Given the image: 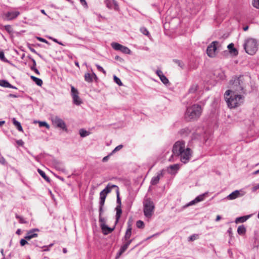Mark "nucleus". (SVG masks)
Here are the masks:
<instances>
[{"mask_svg":"<svg viewBox=\"0 0 259 259\" xmlns=\"http://www.w3.org/2000/svg\"><path fill=\"white\" fill-rule=\"evenodd\" d=\"M173 155L180 157L181 161L184 163H187L191 156V150L189 148H185V142L183 141H179L175 143L172 148Z\"/></svg>","mask_w":259,"mask_h":259,"instance_id":"obj_1","label":"nucleus"},{"mask_svg":"<svg viewBox=\"0 0 259 259\" xmlns=\"http://www.w3.org/2000/svg\"><path fill=\"white\" fill-rule=\"evenodd\" d=\"M230 89L226 91V95H230L231 93H244V89L245 87L244 77L240 75L238 77L235 76L230 81Z\"/></svg>","mask_w":259,"mask_h":259,"instance_id":"obj_2","label":"nucleus"},{"mask_svg":"<svg viewBox=\"0 0 259 259\" xmlns=\"http://www.w3.org/2000/svg\"><path fill=\"white\" fill-rule=\"evenodd\" d=\"M225 98L230 108H236L240 106L244 101V97L239 93H231L230 95H227L226 92Z\"/></svg>","mask_w":259,"mask_h":259,"instance_id":"obj_3","label":"nucleus"},{"mask_svg":"<svg viewBox=\"0 0 259 259\" xmlns=\"http://www.w3.org/2000/svg\"><path fill=\"white\" fill-rule=\"evenodd\" d=\"M202 112V108L198 104H194L187 108L185 113V118L187 121L197 120Z\"/></svg>","mask_w":259,"mask_h":259,"instance_id":"obj_4","label":"nucleus"},{"mask_svg":"<svg viewBox=\"0 0 259 259\" xmlns=\"http://www.w3.org/2000/svg\"><path fill=\"white\" fill-rule=\"evenodd\" d=\"M243 48L246 53L250 55H253L258 50L257 41L254 38H247L244 41Z\"/></svg>","mask_w":259,"mask_h":259,"instance_id":"obj_5","label":"nucleus"},{"mask_svg":"<svg viewBox=\"0 0 259 259\" xmlns=\"http://www.w3.org/2000/svg\"><path fill=\"white\" fill-rule=\"evenodd\" d=\"M144 213L146 218H150L153 215L155 206L150 198L145 199L143 202Z\"/></svg>","mask_w":259,"mask_h":259,"instance_id":"obj_6","label":"nucleus"},{"mask_svg":"<svg viewBox=\"0 0 259 259\" xmlns=\"http://www.w3.org/2000/svg\"><path fill=\"white\" fill-rule=\"evenodd\" d=\"M221 45L218 41H212L206 50L207 55L211 57H214L217 54V51L219 49Z\"/></svg>","mask_w":259,"mask_h":259,"instance_id":"obj_7","label":"nucleus"},{"mask_svg":"<svg viewBox=\"0 0 259 259\" xmlns=\"http://www.w3.org/2000/svg\"><path fill=\"white\" fill-rule=\"evenodd\" d=\"M52 122L54 125L62 130H67L65 122L58 116H55L52 119Z\"/></svg>","mask_w":259,"mask_h":259,"instance_id":"obj_8","label":"nucleus"},{"mask_svg":"<svg viewBox=\"0 0 259 259\" xmlns=\"http://www.w3.org/2000/svg\"><path fill=\"white\" fill-rule=\"evenodd\" d=\"M20 15L18 11H10L4 14L5 19L8 21L12 20L16 18Z\"/></svg>","mask_w":259,"mask_h":259,"instance_id":"obj_9","label":"nucleus"},{"mask_svg":"<svg viewBox=\"0 0 259 259\" xmlns=\"http://www.w3.org/2000/svg\"><path fill=\"white\" fill-rule=\"evenodd\" d=\"M132 223L130 221H128L127 222V228L126 230L125 235L122 239V241H123L124 239H130L131 235H132Z\"/></svg>","mask_w":259,"mask_h":259,"instance_id":"obj_10","label":"nucleus"},{"mask_svg":"<svg viewBox=\"0 0 259 259\" xmlns=\"http://www.w3.org/2000/svg\"><path fill=\"white\" fill-rule=\"evenodd\" d=\"M163 176V170H161L157 174V175L156 177H154L152 178L151 180V184L152 185H155L159 183V180Z\"/></svg>","mask_w":259,"mask_h":259,"instance_id":"obj_11","label":"nucleus"},{"mask_svg":"<svg viewBox=\"0 0 259 259\" xmlns=\"http://www.w3.org/2000/svg\"><path fill=\"white\" fill-rule=\"evenodd\" d=\"M107 195H105L103 193V192H101L100 193V208L99 211H100V214L103 213V207L104 205V203L105 201V199L106 198Z\"/></svg>","mask_w":259,"mask_h":259,"instance_id":"obj_12","label":"nucleus"},{"mask_svg":"<svg viewBox=\"0 0 259 259\" xmlns=\"http://www.w3.org/2000/svg\"><path fill=\"white\" fill-rule=\"evenodd\" d=\"M38 229H33L32 230H31L29 231L27 235L25 236V239H27V240H29L33 238L36 237L38 236V234L36 233H35V231H38Z\"/></svg>","mask_w":259,"mask_h":259,"instance_id":"obj_13","label":"nucleus"},{"mask_svg":"<svg viewBox=\"0 0 259 259\" xmlns=\"http://www.w3.org/2000/svg\"><path fill=\"white\" fill-rule=\"evenodd\" d=\"M101 227L102 230V232L104 235H107L111 233L114 229L115 227L113 228L108 227L105 224L102 223L101 224Z\"/></svg>","mask_w":259,"mask_h":259,"instance_id":"obj_14","label":"nucleus"},{"mask_svg":"<svg viewBox=\"0 0 259 259\" xmlns=\"http://www.w3.org/2000/svg\"><path fill=\"white\" fill-rule=\"evenodd\" d=\"M84 77L85 81L89 83H91L93 82V77L95 78H97V76L95 73H93V74H91L89 72H87L84 74Z\"/></svg>","mask_w":259,"mask_h":259,"instance_id":"obj_15","label":"nucleus"},{"mask_svg":"<svg viewBox=\"0 0 259 259\" xmlns=\"http://www.w3.org/2000/svg\"><path fill=\"white\" fill-rule=\"evenodd\" d=\"M180 168V165L179 164H175L170 165L168 167V172L170 174H175Z\"/></svg>","mask_w":259,"mask_h":259,"instance_id":"obj_16","label":"nucleus"},{"mask_svg":"<svg viewBox=\"0 0 259 259\" xmlns=\"http://www.w3.org/2000/svg\"><path fill=\"white\" fill-rule=\"evenodd\" d=\"M243 194L241 195L240 193V191L239 190H235L234 192H233L232 193H231L230 194H229L227 196V198L230 200H233V199L237 198V197H238L240 196H243Z\"/></svg>","mask_w":259,"mask_h":259,"instance_id":"obj_17","label":"nucleus"},{"mask_svg":"<svg viewBox=\"0 0 259 259\" xmlns=\"http://www.w3.org/2000/svg\"><path fill=\"white\" fill-rule=\"evenodd\" d=\"M53 164L57 169L62 171H64L65 168L61 162L58 161H54Z\"/></svg>","mask_w":259,"mask_h":259,"instance_id":"obj_18","label":"nucleus"},{"mask_svg":"<svg viewBox=\"0 0 259 259\" xmlns=\"http://www.w3.org/2000/svg\"><path fill=\"white\" fill-rule=\"evenodd\" d=\"M227 48L229 50V52L231 54L234 56H237L238 54V51L234 47V44L233 43L230 44Z\"/></svg>","mask_w":259,"mask_h":259,"instance_id":"obj_19","label":"nucleus"},{"mask_svg":"<svg viewBox=\"0 0 259 259\" xmlns=\"http://www.w3.org/2000/svg\"><path fill=\"white\" fill-rule=\"evenodd\" d=\"M115 210L116 211V221L115 224H117L118 222V221L121 217V214L122 213V209L121 207H116Z\"/></svg>","mask_w":259,"mask_h":259,"instance_id":"obj_20","label":"nucleus"},{"mask_svg":"<svg viewBox=\"0 0 259 259\" xmlns=\"http://www.w3.org/2000/svg\"><path fill=\"white\" fill-rule=\"evenodd\" d=\"M133 240L134 239H124L123 241L124 242V244L121 246L122 250H126Z\"/></svg>","mask_w":259,"mask_h":259,"instance_id":"obj_21","label":"nucleus"},{"mask_svg":"<svg viewBox=\"0 0 259 259\" xmlns=\"http://www.w3.org/2000/svg\"><path fill=\"white\" fill-rule=\"evenodd\" d=\"M133 240L134 239H124L123 241L124 242V244L121 246L122 250H126Z\"/></svg>","mask_w":259,"mask_h":259,"instance_id":"obj_22","label":"nucleus"},{"mask_svg":"<svg viewBox=\"0 0 259 259\" xmlns=\"http://www.w3.org/2000/svg\"><path fill=\"white\" fill-rule=\"evenodd\" d=\"M249 217H250V215H245V216L237 218L235 219V222L236 224H238L239 223H243V222H245L247 219H248L249 218Z\"/></svg>","mask_w":259,"mask_h":259,"instance_id":"obj_23","label":"nucleus"},{"mask_svg":"<svg viewBox=\"0 0 259 259\" xmlns=\"http://www.w3.org/2000/svg\"><path fill=\"white\" fill-rule=\"evenodd\" d=\"M246 228L244 225L239 226L237 229V233L240 235H243L246 233Z\"/></svg>","mask_w":259,"mask_h":259,"instance_id":"obj_24","label":"nucleus"},{"mask_svg":"<svg viewBox=\"0 0 259 259\" xmlns=\"http://www.w3.org/2000/svg\"><path fill=\"white\" fill-rule=\"evenodd\" d=\"M13 123L16 127V128L19 131L22 132L23 131V128L20 122L16 120V119L15 118L13 119Z\"/></svg>","mask_w":259,"mask_h":259,"instance_id":"obj_25","label":"nucleus"},{"mask_svg":"<svg viewBox=\"0 0 259 259\" xmlns=\"http://www.w3.org/2000/svg\"><path fill=\"white\" fill-rule=\"evenodd\" d=\"M73 103L76 105H79L82 103V101L78 95L72 97Z\"/></svg>","mask_w":259,"mask_h":259,"instance_id":"obj_26","label":"nucleus"},{"mask_svg":"<svg viewBox=\"0 0 259 259\" xmlns=\"http://www.w3.org/2000/svg\"><path fill=\"white\" fill-rule=\"evenodd\" d=\"M37 171L39 174L48 182L50 181L49 178L46 175L45 172L41 170L40 169H38Z\"/></svg>","mask_w":259,"mask_h":259,"instance_id":"obj_27","label":"nucleus"},{"mask_svg":"<svg viewBox=\"0 0 259 259\" xmlns=\"http://www.w3.org/2000/svg\"><path fill=\"white\" fill-rule=\"evenodd\" d=\"M116 197H117V200H116L117 206H116V207H121V199L120 198V195H119V190H116Z\"/></svg>","mask_w":259,"mask_h":259,"instance_id":"obj_28","label":"nucleus"},{"mask_svg":"<svg viewBox=\"0 0 259 259\" xmlns=\"http://www.w3.org/2000/svg\"><path fill=\"white\" fill-rule=\"evenodd\" d=\"M79 135L81 137H85L89 135L90 133L84 129L81 128L79 131Z\"/></svg>","mask_w":259,"mask_h":259,"instance_id":"obj_29","label":"nucleus"},{"mask_svg":"<svg viewBox=\"0 0 259 259\" xmlns=\"http://www.w3.org/2000/svg\"><path fill=\"white\" fill-rule=\"evenodd\" d=\"M0 86L5 88H8V87L11 86V84L7 80L2 79L0 80Z\"/></svg>","mask_w":259,"mask_h":259,"instance_id":"obj_30","label":"nucleus"},{"mask_svg":"<svg viewBox=\"0 0 259 259\" xmlns=\"http://www.w3.org/2000/svg\"><path fill=\"white\" fill-rule=\"evenodd\" d=\"M111 46L114 50L120 51L122 45L117 42H112L111 44Z\"/></svg>","mask_w":259,"mask_h":259,"instance_id":"obj_31","label":"nucleus"},{"mask_svg":"<svg viewBox=\"0 0 259 259\" xmlns=\"http://www.w3.org/2000/svg\"><path fill=\"white\" fill-rule=\"evenodd\" d=\"M15 217L19 220V222L20 224H27V222L25 220V219L21 216L18 215V214H15Z\"/></svg>","mask_w":259,"mask_h":259,"instance_id":"obj_32","label":"nucleus"},{"mask_svg":"<svg viewBox=\"0 0 259 259\" xmlns=\"http://www.w3.org/2000/svg\"><path fill=\"white\" fill-rule=\"evenodd\" d=\"M207 194V192H205L202 195H200L198 196L197 197H196L195 201L197 202L203 201L204 199L205 196Z\"/></svg>","mask_w":259,"mask_h":259,"instance_id":"obj_33","label":"nucleus"},{"mask_svg":"<svg viewBox=\"0 0 259 259\" xmlns=\"http://www.w3.org/2000/svg\"><path fill=\"white\" fill-rule=\"evenodd\" d=\"M160 79L161 82L163 84H164L165 85L169 84L168 79L167 78V77L164 74L161 75V76H160Z\"/></svg>","mask_w":259,"mask_h":259,"instance_id":"obj_34","label":"nucleus"},{"mask_svg":"<svg viewBox=\"0 0 259 259\" xmlns=\"http://www.w3.org/2000/svg\"><path fill=\"white\" fill-rule=\"evenodd\" d=\"M71 94L72 97L75 96H77V95H79L78 91L73 86L71 87Z\"/></svg>","mask_w":259,"mask_h":259,"instance_id":"obj_35","label":"nucleus"},{"mask_svg":"<svg viewBox=\"0 0 259 259\" xmlns=\"http://www.w3.org/2000/svg\"><path fill=\"white\" fill-rule=\"evenodd\" d=\"M198 88V85L196 84H192L189 90V93H194L197 90Z\"/></svg>","mask_w":259,"mask_h":259,"instance_id":"obj_36","label":"nucleus"},{"mask_svg":"<svg viewBox=\"0 0 259 259\" xmlns=\"http://www.w3.org/2000/svg\"><path fill=\"white\" fill-rule=\"evenodd\" d=\"M140 31L144 35H145L148 37L150 36V33L149 32L148 30L145 27H141L140 28Z\"/></svg>","mask_w":259,"mask_h":259,"instance_id":"obj_37","label":"nucleus"},{"mask_svg":"<svg viewBox=\"0 0 259 259\" xmlns=\"http://www.w3.org/2000/svg\"><path fill=\"white\" fill-rule=\"evenodd\" d=\"M120 51L126 54H130L131 53V50L127 47L123 46L122 45Z\"/></svg>","mask_w":259,"mask_h":259,"instance_id":"obj_38","label":"nucleus"},{"mask_svg":"<svg viewBox=\"0 0 259 259\" xmlns=\"http://www.w3.org/2000/svg\"><path fill=\"white\" fill-rule=\"evenodd\" d=\"M173 62H175L176 64H177L179 66H180L181 68H184V64L182 61L178 59H174Z\"/></svg>","mask_w":259,"mask_h":259,"instance_id":"obj_39","label":"nucleus"},{"mask_svg":"<svg viewBox=\"0 0 259 259\" xmlns=\"http://www.w3.org/2000/svg\"><path fill=\"white\" fill-rule=\"evenodd\" d=\"M111 189H110V183H109L107 186H106V187L103 190H102L101 192H103V193L105 195H107V194L110 193L111 192Z\"/></svg>","mask_w":259,"mask_h":259,"instance_id":"obj_40","label":"nucleus"},{"mask_svg":"<svg viewBox=\"0 0 259 259\" xmlns=\"http://www.w3.org/2000/svg\"><path fill=\"white\" fill-rule=\"evenodd\" d=\"M136 226L138 228H143L144 227V223L143 221L139 220L137 222Z\"/></svg>","mask_w":259,"mask_h":259,"instance_id":"obj_41","label":"nucleus"},{"mask_svg":"<svg viewBox=\"0 0 259 259\" xmlns=\"http://www.w3.org/2000/svg\"><path fill=\"white\" fill-rule=\"evenodd\" d=\"M5 30L9 33L11 34L13 32L12 26L10 25H5L4 26Z\"/></svg>","mask_w":259,"mask_h":259,"instance_id":"obj_42","label":"nucleus"},{"mask_svg":"<svg viewBox=\"0 0 259 259\" xmlns=\"http://www.w3.org/2000/svg\"><path fill=\"white\" fill-rule=\"evenodd\" d=\"M39 127L45 126L47 129H49L50 126L46 121H39Z\"/></svg>","mask_w":259,"mask_h":259,"instance_id":"obj_43","label":"nucleus"},{"mask_svg":"<svg viewBox=\"0 0 259 259\" xmlns=\"http://www.w3.org/2000/svg\"><path fill=\"white\" fill-rule=\"evenodd\" d=\"M27 47L29 48V49L33 53L37 54L38 56H39L40 57H41V56L38 54V53H37V52L33 49L31 47V45L30 44H27Z\"/></svg>","mask_w":259,"mask_h":259,"instance_id":"obj_44","label":"nucleus"},{"mask_svg":"<svg viewBox=\"0 0 259 259\" xmlns=\"http://www.w3.org/2000/svg\"><path fill=\"white\" fill-rule=\"evenodd\" d=\"M0 59L5 62H8V60L5 58L4 53L3 51H0Z\"/></svg>","mask_w":259,"mask_h":259,"instance_id":"obj_45","label":"nucleus"},{"mask_svg":"<svg viewBox=\"0 0 259 259\" xmlns=\"http://www.w3.org/2000/svg\"><path fill=\"white\" fill-rule=\"evenodd\" d=\"M113 79H114V81L119 85H122V83L121 81V80L118 77H117L116 76L114 75V77H113Z\"/></svg>","mask_w":259,"mask_h":259,"instance_id":"obj_46","label":"nucleus"},{"mask_svg":"<svg viewBox=\"0 0 259 259\" xmlns=\"http://www.w3.org/2000/svg\"><path fill=\"white\" fill-rule=\"evenodd\" d=\"M34 81L38 86H41L42 84V80L39 78L36 77V78H34Z\"/></svg>","mask_w":259,"mask_h":259,"instance_id":"obj_47","label":"nucleus"},{"mask_svg":"<svg viewBox=\"0 0 259 259\" xmlns=\"http://www.w3.org/2000/svg\"><path fill=\"white\" fill-rule=\"evenodd\" d=\"M252 5L254 8L259 9V0H253Z\"/></svg>","mask_w":259,"mask_h":259,"instance_id":"obj_48","label":"nucleus"},{"mask_svg":"<svg viewBox=\"0 0 259 259\" xmlns=\"http://www.w3.org/2000/svg\"><path fill=\"white\" fill-rule=\"evenodd\" d=\"M96 66L97 67V68L99 71L102 72L105 74L106 73V71L103 69V68L102 67H101V66H100L98 64H96Z\"/></svg>","mask_w":259,"mask_h":259,"instance_id":"obj_49","label":"nucleus"},{"mask_svg":"<svg viewBox=\"0 0 259 259\" xmlns=\"http://www.w3.org/2000/svg\"><path fill=\"white\" fill-rule=\"evenodd\" d=\"M126 250H122V247L121 246L117 254L116 258L119 257Z\"/></svg>","mask_w":259,"mask_h":259,"instance_id":"obj_50","label":"nucleus"},{"mask_svg":"<svg viewBox=\"0 0 259 259\" xmlns=\"http://www.w3.org/2000/svg\"><path fill=\"white\" fill-rule=\"evenodd\" d=\"M48 38L50 39H51L53 41L60 45H62V46H63L64 45L61 42H60L57 39L55 38H53L51 36H49Z\"/></svg>","mask_w":259,"mask_h":259,"instance_id":"obj_51","label":"nucleus"},{"mask_svg":"<svg viewBox=\"0 0 259 259\" xmlns=\"http://www.w3.org/2000/svg\"><path fill=\"white\" fill-rule=\"evenodd\" d=\"M197 236H198L197 235H195V234L191 235V236H190L189 237L188 241H193L195 240L196 239V237H197Z\"/></svg>","mask_w":259,"mask_h":259,"instance_id":"obj_52","label":"nucleus"},{"mask_svg":"<svg viewBox=\"0 0 259 259\" xmlns=\"http://www.w3.org/2000/svg\"><path fill=\"white\" fill-rule=\"evenodd\" d=\"M123 147L122 145H119L116 147L115 149L113 150L112 153H115L119 150H120Z\"/></svg>","mask_w":259,"mask_h":259,"instance_id":"obj_53","label":"nucleus"},{"mask_svg":"<svg viewBox=\"0 0 259 259\" xmlns=\"http://www.w3.org/2000/svg\"><path fill=\"white\" fill-rule=\"evenodd\" d=\"M102 214H100V211H99V222L101 223V224L102 223L105 224V219L102 217Z\"/></svg>","mask_w":259,"mask_h":259,"instance_id":"obj_54","label":"nucleus"},{"mask_svg":"<svg viewBox=\"0 0 259 259\" xmlns=\"http://www.w3.org/2000/svg\"><path fill=\"white\" fill-rule=\"evenodd\" d=\"M36 38L37 40H39L41 42H45V43H46L48 44H49V42L46 39H45L42 37L37 36V37H36Z\"/></svg>","mask_w":259,"mask_h":259,"instance_id":"obj_55","label":"nucleus"},{"mask_svg":"<svg viewBox=\"0 0 259 259\" xmlns=\"http://www.w3.org/2000/svg\"><path fill=\"white\" fill-rule=\"evenodd\" d=\"M26 240L27 239H25V238L21 239L20 242V245L21 246H24L25 244H27L28 242Z\"/></svg>","mask_w":259,"mask_h":259,"instance_id":"obj_56","label":"nucleus"},{"mask_svg":"<svg viewBox=\"0 0 259 259\" xmlns=\"http://www.w3.org/2000/svg\"><path fill=\"white\" fill-rule=\"evenodd\" d=\"M105 3H106V6L108 8H111L112 7V4L108 0H106L105 1Z\"/></svg>","mask_w":259,"mask_h":259,"instance_id":"obj_57","label":"nucleus"},{"mask_svg":"<svg viewBox=\"0 0 259 259\" xmlns=\"http://www.w3.org/2000/svg\"><path fill=\"white\" fill-rule=\"evenodd\" d=\"M17 144L20 146H22L24 145V142L22 140H19L16 141Z\"/></svg>","mask_w":259,"mask_h":259,"instance_id":"obj_58","label":"nucleus"},{"mask_svg":"<svg viewBox=\"0 0 259 259\" xmlns=\"http://www.w3.org/2000/svg\"><path fill=\"white\" fill-rule=\"evenodd\" d=\"M156 73L159 76V78H160V76H161V75L163 74L162 72V71L160 70H157L156 71Z\"/></svg>","mask_w":259,"mask_h":259,"instance_id":"obj_59","label":"nucleus"},{"mask_svg":"<svg viewBox=\"0 0 259 259\" xmlns=\"http://www.w3.org/2000/svg\"><path fill=\"white\" fill-rule=\"evenodd\" d=\"M110 187L111 190L112 189V188H116V190H119L118 187L115 185H111V184H110Z\"/></svg>","mask_w":259,"mask_h":259,"instance_id":"obj_60","label":"nucleus"},{"mask_svg":"<svg viewBox=\"0 0 259 259\" xmlns=\"http://www.w3.org/2000/svg\"><path fill=\"white\" fill-rule=\"evenodd\" d=\"M0 163L2 164H5L6 163V160L4 157H2L0 158Z\"/></svg>","mask_w":259,"mask_h":259,"instance_id":"obj_61","label":"nucleus"},{"mask_svg":"<svg viewBox=\"0 0 259 259\" xmlns=\"http://www.w3.org/2000/svg\"><path fill=\"white\" fill-rule=\"evenodd\" d=\"M259 189V184H257V185L254 186L253 188H252V191L253 192H255V191H256L257 189Z\"/></svg>","mask_w":259,"mask_h":259,"instance_id":"obj_62","label":"nucleus"},{"mask_svg":"<svg viewBox=\"0 0 259 259\" xmlns=\"http://www.w3.org/2000/svg\"><path fill=\"white\" fill-rule=\"evenodd\" d=\"M196 203H197V202H196L195 201V199L192 201H191V202H189V203L187 205L188 206H190V205H193L194 204H195Z\"/></svg>","mask_w":259,"mask_h":259,"instance_id":"obj_63","label":"nucleus"},{"mask_svg":"<svg viewBox=\"0 0 259 259\" xmlns=\"http://www.w3.org/2000/svg\"><path fill=\"white\" fill-rule=\"evenodd\" d=\"M80 2L83 6H87V3L85 0H80Z\"/></svg>","mask_w":259,"mask_h":259,"instance_id":"obj_64","label":"nucleus"}]
</instances>
